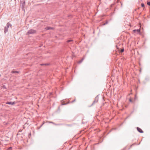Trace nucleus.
<instances>
[{
	"label": "nucleus",
	"instance_id": "obj_5",
	"mask_svg": "<svg viewBox=\"0 0 150 150\" xmlns=\"http://www.w3.org/2000/svg\"><path fill=\"white\" fill-rule=\"evenodd\" d=\"M137 131L140 133H142L143 132L141 128L138 127H137Z\"/></svg>",
	"mask_w": 150,
	"mask_h": 150
},
{
	"label": "nucleus",
	"instance_id": "obj_9",
	"mask_svg": "<svg viewBox=\"0 0 150 150\" xmlns=\"http://www.w3.org/2000/svg\"><path fill=\"white\" fill-rule=\"evenodd\" d=\"M6 25H7V27L8 28L10 26L11 27V26H12L11 25L10 23H7V24Z\"/></svg>",
	"mask_w": 150,
	"mask_h": 150
},
{
	"label": "nucleus",
	"instance_id": "obj_14",
	"mask_svg": "<svg viewBox=\"0 0 150 150\" xmlns=\"http://www.w3.org/2000/svg\"><path fill=\"white\" fill-rule=\"evenodd\" d=\"M83 60V59H81V60L79 61V62H78L79 63H81Z\"/></svg>",
	"mask_w": 150,
	"mask_h": 150
},
{
	"label": "nucleus",
	"instance_id": "obj_12",
	"mask_svg": "<svg viewBox=\"0 0 150 150\" xmlns=\"http://www.w3.org/2000/svg\"><path fill=\"white\" fill-rule=\"evenodd\" d=\"M124 51V48L122 49L121 50L120 52L121 53H122Z\"/></svg>",
	"mask_w": 150,
	"mask_h": 150
},
{
	"label": "nucleus",
	"instance_id": "obj_1",
	"mask_svg": "<svg viewBox=\"0 0 150 150\" xmlns=\"http://www.w3.org/2000/svg\"><path fill=\"white\" fill-rule=\"evenodd\" d=\"M36 30L31 29L28 30V31L27 33V34L28 35L34 34L36 33Z\"/></svg>",
	"mask_w": 150,
	"mask_h": 150
},
{
	"label": "nucleus",
	"instance_id": "obj_17",
	"mask_svg": "<svg viewBox=\"0 0 150 150\" xmlns=\"http://www.w3.org/2000/svg\"><path fill=\"white\" fill-rule=\"evenodd\" d=\"M108 23V22H106V23H104V25H105L106 24H107V23Z\"/></svg>",
	"mask_w": 150,
	"mask_h": 150
},
{
	"label": "nucleus",
	"instance_id": "obj_2",
	"mask_svg": "<svg viewBox=\"0 0 150 150\" xmlns=\"http://www.w3.org/2000/svg\"><path fill=\"white\" fill-rule=\"evenodd\" d=\"M69 101L68 100H63L61 102L62 105H65L69 103Z\"/></svg>",
	"mask_w": 150,
	"mask_h": 150
},
{
	"label": "nucleus",
	"instance_id": "obj_10",
	"mask_svg": "<svg viewBox=\"0 0 150 150\" xmlns=\"http://www.w3.org/2000/svg\"><path fill=\"white\" fill-rule=\"evenodd\" d=\"M11 72L12 73H19V71H12Z\"/></svg>",
	"mask_w": 150,
	"mask_h": 150
},
{
	"label": "nucleus",
	"instance_id": "obj_15",
	"mask_svg": "<svg viewBox=\"0 0 150 150\" xmlns=\"http://www.w3.org/2000/svg\"><path fill=\"white\" fill-rule=\"evenodd\" d=\"M43 124H44V123H43V124H42L41 125V126H40V127H37V129H39L40 128V127H41L42 126V125H43Z\"/></svg>",
	"mask_w": 150,
	"mask_h": 150
},
{
	"label": "nucleus",
	"instance_id": "obj_3",
	"mask_svg": "<svg viewBox=\"0 0 150 150\" xmlns=\"http://www.w3.org/2000/svg\"><path fill=\"white\" fill-rule=\"evenodd\" d=\"M140 29L137 30H133V32L134 33H135L137 34H139L140 33Z\"/></svg>",
	"mask_w": 150,
	"mask_h": 150
},
{
	"label": "nucleus",
	"instance_id": "obj_21",
	"mask_svg": "<svg viewBox=\"0 0 150 150\" xmlns=\"http://www.w3.org/2000/svg\"><path fill=\"white\" fill-rule=\"evenodd\" d=\"M1 76V75L0 74V77Z\"/></svg>",
	"mask_w": 150,
	"mask_h": 150
},
{
	"label": "nucleus",
	"instance_id": "obj_4",
	"mask_svg": "<svg viewBox=\"0 0 150 150\" xmlns=\"http://www.w3.org/2000/svg\"><path fill=\"white\" fill-rule=\"evenodd\" d=\"M6 103V104L13 105L15 103V102H12L8 101V102H7Z\"/></svg>",
	"mask_w": 150,
	"mask_h": 150
},
{
	"label": "nucleus",
	"instance_id": "obj_13",
	"mask_svg": "<svg viewBox=\"0 0 150 150\" xmlns=\"http://www.w3.org/2000/svg\"><path fill=\"white\" fill-rule=\"evenodd\" d=\"M73 41V40H68L67 41V42H72Z\"/></svg>",
	"mask_w": 150,
	"mask_h": 150
},
{
	"label": "nucleus",
	"instance_id": "obj_19",
	"mask_svg": "<svg viewBox=\"0 0 150 150\" xmlns=\"http://www.w3.org/2000/svg\"><path fill=\"white\" fill-rule=\"evenodd\" d=\"M44 65V64H41V65Z\"/></svg>",
	"mask_w": 150,
	"mask_h": 150
},
{
	"label": "nucleus",
	"instance_id": "obj_11",
	"mask_svg": "<svg viewBox=\"0 0 150 150\" xmlns=\"http://www.w3.org/2000/svg\"><path fill=\"white\" fill-rule=\"evenodd\" d=\"M129 100V102H132V103H134V101H133L132 99L131 98H130Z\"/></svg>",
	"mask_w": 150,
	"mask_h": 150
},
{
	"label": "nucleus",
	"instance_id": "obj_18",
	"mask_svg": "<svg viewBox=\"0 0 150 150\" xmlns=\"http://www.w3.org/2000/svg\"><path fill=\"white\" fill-rule=\"evenodd\" d=\"M75 101V100H74L73 101H72V102H74V101Z\"/></svg>",
	"mask_w": 150,
	"mask_h": 150
},
{
	"label": "nucleus",
	"instance_id": "obj_16",
	"mask_svg": "<svg viewBox=\"0 0 150 150\" xmlns=\"http://www.w3.org/2000/svg\"><path fill=\"white\" fill-rule=\"evenodd\" d=\"M142 7H144V4H142Z\"/></svg>",
	"mask_w": 150,
	"mask_h": 150
},
{
	"label": "nucleus",
	"instance_id": "obj_20",
	"mask_svg": "<svg viewBox=\"0 0 150 150\" xmlns=\"http://www.w3.org/2000/svg\"><path fill=\"white\" fill-rule=\"evenodd\" d=\"M29 135H31V133H30V134Z\"/></svg>",
	"mask_w": 150,
	"mask_h": 150
},
{
	"label": "nucleus",
	"instance_id": "obj_6",
	"mask_svg": "<svg viewBox=\"0 0 150 150\" xmlns=\"http://www.w3.org/2000/svg\"><path fill=\"white\" fill-rule=\"evenodd\" d=\"M45 29L46 30H53L54 28L51 27H46L45 28Z\"/></svg>",
	"mask_w": 150,
	"mask_h": 150
},
{
	"label": "nucleus",
	"instance_id": "obj_7",
	"mask_svg": "<svg viewBox=\"0 0 150 150\" xmlns=\"http://www.w3.org/2000/svg\"><path fill=\"white\" fill-rule=\"evenodd\" d=\"M98 100V98L97 97H96L95 99L94 100L93 102V103H95L97 102Z\"/></svg>",
	"mask_w": 150,
	"mask_h": 150
},
{
	"label": "nucleus",
	"instance_id": "obj_8",
	"mask_svg": "<svg viewBox=\"0 0 150 150\" xmlns=\"http://www.w3.org/2000/svg\"><path fill=\"white\" fill-rule=\"evenodd\" d=\"M8 28L7 27H5L4 30L5 33H6L8 32Z\"/></svg>",
	"mask_w": 150,
	"mask_h": 150
}]
</instances>
